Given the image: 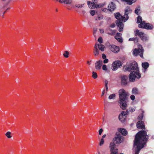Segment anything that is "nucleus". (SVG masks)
Instances as JSON below:
<instances>
[{
  "label": "nucleus",
  "instance_id": "26",
  "mask_svg": "<svg viewBox=\"0 0 154 154\" xmlns=\"http://www.w3.org/2000/svg\"><path fill=\"white\" fill-rule=\"evenodd\" d=\"M142 17L140 16H138V17H137V23H139L143 21H142Z\"/></svg>",
  "mask_w": 154,
  "mask_h": 154
},
{
  "label": "nucleus",
  "instance_id": "61",
  "mask_svg": "<svg viewBox=\"0 0 154 154\" xmlns=\"http://www.w3.org/2000/svg\"><path fill=\"white\" fill-rule=\"evenodd\" d=\"M87 63L88 64H89V65H90L91 64V63L88 61H87Z\"/></svg>",
  "mask_w": 154,
  "mask_h": 154
},
{
  "label": "nucleus",
  "instance_id": "16",
  "mask_svg": "<svg viewBox=\"0 0 154 154\" xmlns=\"http://www.w3.org/2000/svg\"><path fill=\"white\" fill-rule=\"evenodd\" d=\"M137 127L138 128H141L142 129H145L143 122L142 121H139L137 124Z\"/></svg>",
  "mask_w": 154,
  "mask_h": 154
},
{
  "label": "nucleus",
  "instance_id": "33",
  "mask_svg": "<svg viewBox=\"0 0 154 154\" xmlns=\"http://www.w3.org/2000/svg\"><path fill=\"white\" fill-rule=\"evenodd\" d=\"M69 53L67 51H64V53L63 54V55L65 57H69Z\"/></svg>",
  "mask_w": 154,
  "mask_h": 154
},
{
  "label": "nucleus",
  "instance_id": "62",
  "mask_svg": "<svg viewBox=\"0 0 154 154\" xmlns=\"http://www.w3.org/2000/svg\"><path fill=\"white\" fill-rule=\"evenodd\" d=\"M143 118V116H140V117L139 118H140V119H142Z\"/></svg>",
  "mask_w": 154,
  "mask_h": 154
},
{
  "label": "nucleus",
  "instance_id": "22",
  "mask_svg": "<svg viewBox=\"0 0 154 154\" xmlns=\"http://www.w3.org/2000/svg\"><path fill=\"white\" fill-rule=\"evenodd\" d=\"M119 131L123 135H125L127 134V131L125 129L121 128H119Z\"/></svg>",
  "mask_w": 154,
  "mask_h": 154
},
{
  "label": "nucleus",
  "instance_id": "7",
  "mask_svg": "<svg viewBox=\"0 0 154 154\" xmlns=\"http://www.w3.org/2000/svg\"><path fill=\"white\" fill-rule=\"evenodd\" d=\"M134 33L135 36L138 35L143 41H146L148 40L147 36L144 33L140 32L138 29H136Z\"/></svg>",
  "mask_w": 154,
  "mask_h": 154
},
{
  "label": "nucleus",
  "instance_id": "23",
  "mask_svg": "<svg viewBox=\"0 0 154 154\" xmlns=\"http://www.w3.org/2000/svg\"><path fill=\"white\" fill-rule=\"evenodd\" d=\"M149 64L148 62H145L142 63V67L145 70L149 66Z\"/></svg>",
  "mask_w": 154,
  "mask_h": 154
},
{
  "label": "nucleus",
  "instance_id": "44",
  "mask_svg": "<svg viewBox=\"0 0 154 154\" xmlns=\"http://www.w3.org/2000/svg\"><path fill=\"white\" fill-rule=\"evenodd\" d=\"M97 30V28H94V32L93 34L94 36H95V34L96 33Z\"/></svg>",
  "mask_w": 154,
  "mask_h": 154
},
{
  "label": "nucleus",
  "instance_id": "57",
  "mask_svg": "<svg viewBox=\"0 0 154 154\" xmlns=\"http://www.w3.org/2000/svg\"><path fill=\"white\" fill-rule=\"evenodd\" d=\"M106 91H108V88L107 86H105Z\"/></svg>",
  "mask_w": 154,
  "mask_h": 154
},
{
  "label": "nucleus",
  "instance_id": "34",
  "mask_svg": "<svg viewBox=\"0 0 154 154\" xmlns=\"http://www.w3.org/2000/svg\"><path fill=\"white\" fill-rule=\"evenodd\" d=\"M11 132L10 131L7 132L5 134V135L8 138H10L12 136L10 135Z\"/></svg>",
  "mask_w": 154,
  "mask_h": 154
},
{
  "label": "nucleus",
  "instance_id": "52",
  "mask_svg": "<svg viewBox=\"0 0 154 154\" xmlns=\"http://www.w3.org/2000/svg\"><path fill=\"white\" fill-rule=\"evenodd\" d=\"M104 82L105 84V86H107V84L108 83V82L107 80H105L104 81Z\"/></svg>",
  "mask_w": 154,
  "mask_h": 154
},
{
  "label": "nucleus",
  "instance_id": "41",
  "mask_svg": "<svg viewBox=\"0 0 154 154\" xmlns=\"http://www.w3.org/2000/svg\"><path fill=\"white\" fill-rule=\"evenodd\" d=\"M90 13L92 16H94L95 13V11L94 10H91L90 11Z\"/></svg>",
  "mask_w": 154,
  "mask_h": 154
},
{
  "label": "nucleus",
  "instance_id": "63",
  "mask_svg": "<svg viewBox=\"0 0 154 154\" xmlns=\"http://www.w3.org/2000/svg\"><path fill=\"white\" fill-rule=\"evenodd\" d=\"M2 1H5L6 0H2Z\"/></svg>",
  "mask_w": 154,
  "mask_h": 154
},
{
  "label": "nucleus",
  "instance_id": "51",
  "mask_svg": "<svg viewBox=\"0 0 154 154\" xmlns=\"http://www.w3.org/2000/svg\"><path fill=\"white\" fill-rule=\"evenodd\" d=\"M103 130L102 128L100 129L99 131V134L100 135H101L103 132Z\"/></svg>",
  "mask_w": 154,
  "mask_h": 154
},
{
  "label": "nucleus",
  "instance_id": "28",
  "mask_svg": "<svg viewBox=\"0 0 154 154\" xmlns=\"http://www.w3.org/2000/svg\"><path fill=\"white\" fill-rule=\"evenodd\" d=\"M128 112L129 111L128 110H126V111H123L121 112L119 116H121V115H122V116H125L126 115H128Z\"/></svg>",
  "mask_w": 154,
  "mask_h": 154
},
{
  "label": "nucleus",
  "instance_id": "59",
  "mask_svg": "<svg viewBox=\"0 0 154 154\" xmlns=\"http://www.w3.org/2000/svg\"><path fill=\"white\" fill-rule=\"evenodd\" d=\"M82 13H83V14H85V11L84 10L82 11Z\"/></svg>",
  "mask_w": 154,
  "mask_h": 154
},
{
  "label": "nucleus",
  "instance_id": "14",
  "mask_svg": "<svg viewBox=\"0 0 154 154\" xmlns=\"http://www.w3.org/2000/svg\"><path fill=\"white\" fill-rule=\"evenodd\" d=\"M103 64V61L102 60H99L96 61L95 63V68L97 70H99L101 69V66Z\"/></svg>",
  "mask_w": 154,
  "mask_h": 154
},
{
  "label": "nucleus",
  "instance_id": "15",
  "mask_svg": "<svg viewBox=\"0 0 154 154\" xmlns=\"http://www.w3.org/2000/svg\"><path fill=\"white\" fill-rule=\"evenodd\" d=\"M110 49L111 51L113 52L116 53L119 51V47L115 45H111Z\"/></svg>",
  "mask_w": 154,
  "mask_h": 154
},
{
  "label": "nucleus",
  "instance_id": "37",
  "mask_svg": "<svg viewBox=\"0 0 154 154\" xmlns=\"http://www.w3.org/2000/svg\"><path fill=\"white\" fill-rule=\"evenodd\" d=\"M98 41L100 43V44L102 43L103 42V40L101 37H100L98 39Z\"/></svg>",
  "mask_w": 154,
  "mask_h": 154
},
{
  "label": "nucleus",
  "instance_id": "40",
  "mask_svg": "<svg viewBox=\"0 0 154 154\" xmlns=\"http://www.w3.org/2000/svg\"><path fill=\"white\" fill-rule=\"evenodd\" d=\"M102 10L104 12H108L109 11V9H107L106 8H102Z\"/></svg>",
  "mask_w": 154,
  "mask_h": 154
},
{
  "label": "nucleus",
  "instance_id": "1",
  "mask_svg": "<svg viewBox=\"0 0 154 154\" xmlns=\"http://www.w3.org/2000/svg\"><path fill=\"white\" fill-rule=\"evenodd\" d=\"M149 138L146 131H142L136 135L134 143L135 148V154H138L140 149L143 148Z\"/></svg>",
  "mask_w": 154,
  "mask_h": 154
},
{
  "label": "nucleus",
  "instance_id": "32",
  "mask_svg": "<svg viewBox=\"0 0 154 154\" xmlns=\"http://www.w3.org/2000/svg\"><path fill=\"white\" fill-rule=\"evenodd\" d=\"M115 38L120 43L122 42L123 40L122 39L121 37H116V36H115Z\"/></svg>",
  "mask_w": 154,
  "mask_h": 154
},
{
  "label": "nucleus",
  "instance_id": "18",
  "mask_svg": "<svg viewBox=\"0 0 154 154\" xmlns=\"http://www.w3.org/2000/svg\"><path fill=\"white\" fill-rule=\"evenodd\" d=\"M107 34L111 35H114L116 33V30H113L110 28H108L106 29Z\"/></svg>",
  "mask_w": 154,
  "mask_h": 154
},
{
  "label": "nucleus",
  "instance_id": "21",
  "mask_svg": "<svg viewBox=\"0 0 154 154\" xmlns=\"http://www.w3.org/2000/svg\"><path fill=\"white\" fill-rule=\"evenodd\" d=\"M59 2L61 3H64L67 4H70L72 2V0H60Z\"/></svg>",
  "mask_w": 154,
  "mask_h": 154
},
{
  "label": "nucleus",
  "instance_id": "20",
  "mask_svg": "<svg viewBox=\"0 0 154 154\" xmlns=\"http://www.w3.org/2000/svg\"><path fill=\"white\" fill-rule=\"evenodd\" d=\"M121 1L124 2H125L129 5H131L133 3L135 2L137 0H121Z\"/></svg>",
  "mask_w": 154,
  "mask_h": 154
},
{
  "label": "nucleus",
  "instance_id": "55",
  "mask_svg": "<svg viewBox=\"0 0 154 154\" xmlns=\"http://www.w3.org/2000/svg\"><path fill=\"white\" fill-rule=\"evenodd\" d=\"M103 18V17L102 16H100L98 17V18L99 20L102 19Z\"/></svg>",
  "mask_w": 154,
  "mask_h": 154
},
{
  "label": "nucleus",
  "instance_id": "12",
  "mask_svg": "<svg viewBox=\"0 0 154 154\" xmlns=\"http://www.w3.org/2000/svg\"><path fill=\"white\" fill-rule=\"evenodd\" d=\"M132 11V10L129 7H127L125 8V21H126L128 19L129 17L128 16V14L131 13Z\"/></svg>",
  "mask_w": 154,
  "mask_h": 154
},
{
  "label": "nucleus",
  "instance_id": "30",
  "mask_svg": "<svg viewBox=\"0 0 154 154\" xmlns=\"http://www.w3.org/2000/svg\"><path fill=\"white\" fill-rule=\"evenodd\" d=\"M114 62V63H115L118 67H120L122 65V64L120 61H116Z\"/></svg>",
  "mask_w": 154,
  "mask_h": 154
},
{
  "label": "nucleus",
  "instance_id": "6",
  "mask_svg": "<svg viewBox=\"0 0 154 154\" xmlns=\"http://www.w3.org/2000/svg\"><path fill=\"white\" fill-rule=\"evenodd\" d=\"M143 49L141 45H140L138 49L135 48L133 52L134 56H137L139 55L141 57H143Z\"/></svg>",
  "mask_w": 154,
  "mask_h": 154
},
{
  "label": "nucleus",
  "instance_id": "43",
  "mask_svg": "<svg viewBox=\"0 0 154 154\" xmlns=\"http://www.w3.org/2000/svg\"><path fill=\"white\" fill-rule=\"evenodd\" d=\"M130 98L132 100H134L135 99V97L133 95H131L130 97Z\"/></svg>",
  "mask_w": 154,
  "mask_h": 154
},
{
  "label": "nucleus",
  "instance_id": "64",
  "mask_svg": "<svg viewBox=\"0 0 154 154\" xmlns=\"http://www.w3.org/2000/svg\"><path fill=\"white\" fill-rule=\"evenodd\" d=\"M5 12H4L3 14V16L4 15V14H5Z\"/></svg>",
  "mask_w": 154,
  "mask_h": 154
},
{
  "label": "nucleus",
  "instance_id": "4",
  "mask_svg": "<svg viewBox=\"0 0 154 154\" xmlns=\"http://www.w3.org/2000/svg\"><path fill=\"white\" fill-rule=\"evenodd\" d=\"M114 15L116 19L117 20L116 21V23L117 26L119 27V31L121 32L123 31L124 26L123 24L121 21L125 22L124 21L126 18L124 15L123 16H122L119 12L114 13Z\"/></svg>",
  "mask_w": 154,
  "mask_h": 154
},
{
  "label": "nucleus",
  "instance_id": "45",
  "mask_svg": "<svg viewBox=\"0 0 154 154\" xmlns=\"http://www.w3.org/2000/svg\"><path fill=\"white\" fill-rule=\"evenodd\" d=\"M122 35V34L118 32L116 34V37H121Z\"/></svg>",
  "mask_w": 154,
  "mask_h": 154
},
{
  "label": "nucleus",
  "instance_id": "42",
  "mask_svg": "<svg viewBox=\"0 0 154 154\" xmlns=\"http://www.w3.org/2000/svg\"><path fill=\"white\" fill-rule=\"evenodd\" d=\"M129 111H128L129 112V111L131 112H132L135 111V109L133 108L132 107H130L129 109Z\"/></svg>",
  "mask_w": 154,
  "mask_h": 154
},
{
  "label": "nucleus",
  "instance_id": "2",
  "mask_svg": "<svg viewBox=\"0 0 154 154\" xmlns=\"http://www.w3.org/2000/svg\"><path fill=\"white\" fill-rule=\"evenodd\" d=\"M123 70L125 71L131 72L128 76L131 82L134 81L135 78L139 79L141 77L137 63L135 61L127 63L126 65L124 66Z\"/></svg>",
  "mask_w": 154,
  "mask_h": 154
},
{
  "label": "nucleus",
  "instance_id": "11",
  "mask_svg": "<svg viewBox=\"0 0 154 154\" xmlns=\"http://www.w3.org/2000/svg\"><path fill=\"white\" fill-rule=\"evenodd\" d=\"M121 83L122 85H126L128 82V78L127 76L122 75L121 76Z\"/></svg>",
  "mask_w": 154,
  "mask_h": 154
},
{
  "label": "nucleus",
  "instance_id": "31",
  "mask_svg": "<svg viewBox=\"0 0 154 154\" xmlns=\"http://www.w3.org/2000/svg\"><path fill=\"white\" fill-rule=\"evenodd\" d=\"M118 67L114 63V62H113V63L112 64V69L113 70L115 71L118 68Z\"/></svg>",
  "mask_w": 154,
  "mask_h": 154
},
{
  "label": "nucleus",
  "instance_id": "35",
  "mask_svg": "<svg viewBox=\"0 0 154 154\" xmlns=\"http://www.w3.org/2000/svg\"><path fill=\"white\" fill-rule=\"evenodd\" d=\"M84 5V4H76L75 5V6L78 8H81L82 7H83V5Z\"/></svg>",
  "mask_w": 154,
  "mask_h": 154
},
{
  "label": "nucleus",
  "instance_id": "3",
  "mask_svg": "<svg viewBox=\"0 0 154 154\" xmlns=\"http://www.w3.org/2000/svg\"><path fill=\"white\" fill-rule=\"evenodd\" d=\"M119 101L121 108L123 110L125 109L127 106L126 101L127 97L129 95L128 92H126L123 89H121L119 91Z\"/></svg>",
  "mask_w": 154,
  "mask_h": 154
},
{
  "label": "nucleus",
  "instance_id": "53",
  "mask_svg": "<svg viewBox=\"0 0 154 154\" xmlns=\"http://www.w3.org/2000/svg\"><path fill=\"white\" fill-rule=\"evenodd\" d=\"M100 33H103L104 32V30L103 29H100Z\"/></svg>",
  "mask_w": 154,
  "mask_h": 154
},
{
  "label": "nucleus",
  "instance_id": "36",
  "mask_svg": "<svg viewBox=\"0 0 154 154\" xmlns=\"http://www.w3.org/2000/svg\"><path fill=\"white\" fill-rule=\"evenodd\" d=\"M92 77L94 78V79H96V78H97V74L96 72H92Z\"/></svg>",
  "mask_w": 154,
  "mask_h": 154
},
{
  "label": "nucleus",
  "instance_id": "17",
  "mask_svg": "<svg viewBox=\"0 0 154 154\" xmlns=\"http://www.w3.org/2000/svg\"><path fill=\"white\" fill-rule=\"evenodd\" d=\"M93 53L95 56H97L99 54V51L97 47V44H96L94 45Z\"/></svg>",
  "mask_w": 154,
  "mask_h": 154
},
{
  "label": "nucleus",
  "instance_id": "25",
  "mask_svg": "<svg viewBox=\"0 0 154 154\" xmlns=\"http://www.w3.org/2000/svg\"><path fill=\"white\" fill-rule=\"evenodd\" d=\"M126 116H119V119L122 122H124L126 118Z\"/></svg>",
  "mask_w": 154,
  "mask_h": 154
},
{
  "label": "nucleus",
  "instance_id": "27",
  "mask_svg": "<svg viewBox=\"0 0 154 154\" xmlns=\"http://www.w3.org/2000/svg\"><path fill=\"white\" fill-rule=\"evenodd\" d=\"M140 6H138L137 7L135 8L134 11L135 13L137 15H139L138 12L140 10Z\"/></svg>",
  "mask_w": 154,
  "mask_h": 154
},
{
  "label": "nucleus",
  "instance_id": "60",
  "mask_svg": "<svg viewBox=\"0 0 154 154\" xmlns=\"http://www.w3.org/2000/svg\"><path fill=\"white\" fill-rule=\"evenodd\" d=\"M106 135L104 134L102 138H105L106 137Z\"/></svg>",
  "mask_w": 154,
  "mask_h": 154
},
{
  "label": "nucleus",
  "instance_id": "47",
  "mask_svg": "<svg viewBox=\"0 0 154 154\" xmlns=\"http://www.w3.org/2000/svg\"><path fill=\"white\" fill-rule=\"evenodd\" d=\"M134 40L135 43H137L138 42V38L137 37H136L134 38Z\"/></svg>",
  "mask_w": 154,
  "mask_h": 154
},
{
  "label": "nucleus",
  "instance_id": "49",
  "mask_svg": "<svg viewBox=\"0 0 154 154\" xmlns=\"http://www.w3.org/2000/svg\"><path fill=\"white\" fill-rule=\"evenodd\" d=\"M116 26L115 24L114 23H113L110 26L112 28H114Z\"/></svg>",
  "mask_w": 154,
  "mask_h": 154
},
{
  "label": "nucleus",
  "instance_id": "9",
  "mask_svg": "<svg viewBox=\"0 0 154 154\" xmlns=\"http://www.w3.org/2000/svg\"><path fill=\"white\" fill-rule=\"evenodd\" d=\"M88 5L89 7L92 9H94L95 8H99L104 6V4H100L99 5H96L95 4H93L91 2L88 1L87 2Z\"/></svg>",
  "mask_w": 154,
  "mask_h": 154
},
{
  "label": "nucleus",
  "instance_id": "8",
  "mask_svg": "<svg viewBox=\"0 0 154 154\" xmlns=\"http://www.w3.org/2000/svg\"><path fill=\"white\" fill-rule=\"evenodd\" d=\"M123 140V137L121 136L119 133H116V136L113 139V142H115L116 144H118L122 142Z\"/></svg>",
  "mask_w": 154,
  "mask_h": 154
},
{
  "label": "nucleus",
  "instance_id": "5",
  "mask_svg": "<svg viewBox=\"0 0 154 154\" xmlns=\"http://www.w3.org/2000/svg\"><path fill=\"white\" fill-rule=\"evenodd\" d=\"M139 28L145 29L147 30H152L153 28V26L149 23H146L145 21H143L138 25Z\"/></svg>",
  "mask_w": 154,
  "mask_h": 154
},
{
  "label": "nucleus",
  "instance_id": "58",
  "mask_svg": "<svg viewBox=\"0 0 154 154\" xmlns=\"http://www.w3.org/2000/svg\"><path fill=\"white\" fill-rule=\"evenodd\" d=\"M141 111H142V113H141V115H142L141 116H143V113L144 112L143 110H142Z\"/></svg>",
  "mask_w": 154,
  "mask_h": 154
},
{
  "label": "nucleus",
  "instance_id": "24",
  "mask_svg": "<svg viewBox=\"0 0 154 154\" xmlns=\"http://www.w3.org/2000/svg\"><path fill=\"white\" fill-rule=\"evenodd\" d=\"M139 91L136 88H133L132 90V94H138Z\"/></svg>",
  "mask_w": 154,
  "mask_h": 154
},
{
  "label": "nucleus",
  "instance_id": "39",
  "mask_svg": "<svg viewBox=\"0 0 154 154\" xmlns=\"http://www.w3.org/2000/svg\"><path fill=\"white\" fill-rule=\"evenodd\" d=\"M102 69L105 71L107 70L106 66V65L104 64L102 66Z\"/></svg>",
  "mask_w": 154,
  "mask_h": 154
},
{
  "label": "nucleus",
  "instance_id": "48",
  "mask_svg": "<svg viewBox=\"0 0 154 154\" xmlns=\"http://www.w3.org/2000/svg\"><path fill=\"white\" fill-rule=\"evenodd\" d=\"M102 57L103 59H105L106 58V55L104 54H102Z\"/></svg>",
  "mask_w": 154,
  "mask_h": 154
},
{
  "label": "nucleus",
  "instance_id": "29",
  "mask_svg": "<svg viewBox=\"0 0 154 154\" xmlns=\"http://www.w3.org/2000/svg\"><path fill=\"white\" fill-rule=\"evenodd\" d=\"M116 96L115 94H113L109 96L108 99L109 100L115 99L116 98Z\"/></svg>",
  "mask_w": 154,
  "mask_h": 154
},
{
  "label": "nucleus",
  "instance_id": "56",
  "mask_svg": "<svg viewBox=\"0 0 154 154\" xmlns=\"http://www.w3.org/2000/svg\"><path fill=\"white\" fill-rule=\"evenodd\" d=\"M134 39H134V38H129V41H134Z\"/></svg>",
  "mask_w": 154,
  "mask_h": 154
},
{
  "label": "nucleus",
  "instance_id": "46",
  "mask_svg": "<svg viewBox=\"0 0 154 154\" xmlns=\"http://www.w3.org/2000/svg\"><path fill=\"white\" fill-rule=\"evenodd\" d=\"M104 59V60L103 61V63H108V60L106 58L105 59Z\"/></svg>",
  "mask_w": 154,
  "mask_h": 154
},
{
  "label": "nucleus",
  "instance_id": "10",
  "mask_svg": "<svg viewBox=\"0 0 154 154\" xmlns=\"http://www.w3.org/2000/svg\"><path fill=\"white\" fill-rule=\"evenodd\" d=\"M111 154H117L118 151V149L116 147L114 143H111L110 144Z\"/></svg>",
  "mask_w": 154,
  "mask_h": 154
},
{
  "label": "nucleus",
  "instance_id": "50",
  "mask_svg": "<svg viewBox=\"0 0 154 154\" xmlns=\"http://www.w3.org/2000/svg\"><path fill=\"white\" fill-rule=\"evenodd\" d=\"M92 3L93 4H95L97 2V0H92Z\"/></svg>",
  "mask_w": 154,
  "mask_h": 154
},
{
  "label": "nucleus",
  "instance_id": "38",
  "mask_svg": "<svg viewBox=\"0 0 154 154\" xmlns=\"http://www.w3.org/2000/svg\"><path fill=\"white\" fill-rule=\"evenodd\" d=\"M104 143V140L103 139V138H101L100 140V142L99 143L100 146H101Z\"/></svg>",
  "mask_w": 154,
  "mask_h": 154
},
{
  "label": "nucleus",
  "instance_id": "54",
  "mask_svg": "<svg viewBox=\"0 0 154 154\" xmlns=\"http://www.w3.org/2000/svg\"><path fill=\"white\" fill-rule=\"evenodd\" d=\"M105 89H104L103 91L102 92L101 94V96H103L104 95L105 93Z\"/></svg>",
  "mask_w": 154,
  "mask_h": 154
},
{
  "label": "nucleus",
  "instance_id": "19",
  "mask_svg": "<svg viewBox=\"0 0 154 154\" xmlns=\"http://www.w3.org/2000/svg\"><path fill=\"white\" fill-rule=\"evenodd\" d=\"M97 47L98 49H99L102 51H103L104 50L105 47L104 45L101 44H97Z\"/></svg>",
  "mask_w": 154,
  "mask_h": 154
},
{
  "label": "nucleus",
  "instance_id": "13",
  "mask_svg": "<svg viewBox=\"0 0 154 154\" xmlns=\"http://www.w3.org/2000/svg\"><path fill=\"white\" fill-rule=\"evenodd\" d=\"M109 11L110 12L113 11L116 9V5L113 2H111L108 5Z\"/></svg>",
  "mask_w": 154,
  "mask_h": 154
}]
</instances>
